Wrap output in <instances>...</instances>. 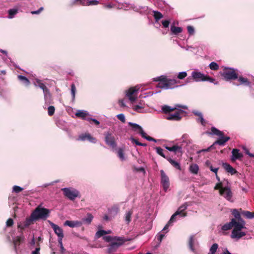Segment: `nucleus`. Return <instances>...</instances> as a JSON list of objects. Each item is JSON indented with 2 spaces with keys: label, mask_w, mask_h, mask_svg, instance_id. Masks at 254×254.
<instances>
[{
  "label": "nucleus",
  "mask_w": 254,
  "mask_h": 254,
  "mask_svg": "<svg viewBox=\"0 0 254 254\" xmlns=\"http://www.w3.org/2000/svg\"><path fill=\"white\" fill-rule=\"evenodd\" d=\"M211 132H207L208 134H215L219 136L220 138L218 139L211 146L206 149L202 150V151H209L211 149L213 148L215 144H219V145H224L225 143L230 139V137L228 136H224V133L215 127L211 128Z\"/></svg>",
  "instance_id": "f257e3e1"
},
{
  "label": "nucleus",
  "mask_w": 254,
  "mask_h": 254,
  "mask_svg": "<svg viewBox=\"0 0 254 254\" xmlns=\"http://www.w3.org/2000/svg\"><path fill=\"white\" fill-rule=\"evenodd\" d=\"M220 74L227 81L234 80L238 78V70L233 68L224 67L223 71L220 72Z\"/></svg>",
  "instance_id": "f03ea898"
},
{
  "label": "nucleus",
  "mask_w": 254,
  "mask_h": 254,
  "mask_svg": "<svg viewBox=\"0 0 254 254\" xmlns=\"http://www.w3.org/2000/svg\"><path fill=\"white\" fill-rule=\"evenodd\" d=\"M50 210L47 208L41 207L40 205L37 206L32 212V217L34 216L36 220L39 219L46 220L49 216Z\"/></svg>",
  "instance_id": "7ed1b4c3"
},
{
  "label": "nucleus",
  "mask_w": 254,
  "mask_h": 254,
  "mask_svg": "<svg viewBox=\"0 0 254 254\" xmlns=\"http://www.w3.org/2000/svg\"><path fill=\"white\" fill-rule=\"evenodd\" d=\"M191 76L194 80L196 82L205 81H207L210 82L217 84V82H215V79L208 75H205L200 72L194 71L191 73Z\"/></svg>",
  "instance_id": "20e7f679"
},
{
  "label": "nucleus",
  "mask_w": 254,
  "mask_h": 254,
  "mask_svg": "<svg viewBox=\"0 0 254 254\" xmlns=\"http://www.w3.org/2000/svg\"><path fill=\"white\" fill-rule=\"evenodd\" d=\"M64 195L69 200H73L78 196L79 192L73 188H65L62 189Z\"/></svg>",
  "instance_id": "39448f33"
},
{
  "label": "nucleus",
  "mask_w": 254,
  "mask_h": 254,
  "mask_svg": "<svg viewBox=\"0 0 254 254\" xmlns=\"http://www.w3.org/2000/svg\"><path fill=\"white\" fill-rule=\"evenodd\" d=\"M128 125L130 127H132V128L134 131L138 130V133L141 135L142 137L145 138L146 139H147L148 141H153L154 142H156V140L155 139H154V138H153L149 135H147L146 134V133L143 131L142 127L139 125H138L136 124H135V123H131V122L128 123Z\"/></svg>",
  "instance_id": "423d86ee"
},
{
  "label": "nucleus",
  "mask_w": 254,
  "mask_h": 254,
  "mask_svg": "<svg viewBox=\"0 0 254 254\" xmlns=\"http://www.w3.org/2000/svg\"><path fill=\"white\" fill-rule=\"evenodd\" d=\"M114 240L116 241V242H112L108 247V252L109 253L115 252L125 242L124 239L119 237H114Z\"/></svg>",
  "instance_id": "0eeeda50"
},
{
  "label": "nucleus",
  "mask_w": 254,
  "mask_h": 254,
  "mask_svg": "<svg viewBox=\"0 0 254 254\" xmlns=\"http://www.w3.org/2000/svg\"><path fill=\"white\" fill-rule=\"evenodd\" d=\"M139 89L138 87L135 86L129 88L126 91V96L132 103L136 100Z\"/></svg>",
  "instance_id": "6e6552de"
},
{
  "label": "nucleus",
  "mask_w": 254,
  "mask_h": 254,
  "mask_svg": "<svg viewBox=\"0 0 254 254\" xmlns=\"http://www.w3.org/2000/svg\"><path fill=\"white\" fill-rule=\"evenodd\" d=\"M219 194L228 201H233V192L230 187L228 185H225L222 189L220 190Z\"/></svg>",
  "instance_id": "1a4fd4ad"
},
{
  "label": "nucleus",
  "mask_w": 254,
  "mask_h": 254,
  "mask_svg": "<svg viewBox=\"0 0 254 254\" xmlns=\"http://www.w3.org/2000/svg\"><path fill=\"white\" fill-rule=\"evenodd\" d=\"M161 174V184L162 185L163 189L166 191L170 186L169 179L168 177L165 174L163 170L160 171Z\"/></svg>",
  "instance_id": "9d476101"
},
{
  "label": "nucleus",
  "mask_w": 254,
  "mask_h": 254,
  "mask_svg": "<svg viewBox=\"0 0 254 254\" xmlns=\"http://www.w3.org/2000/svg\"><path fill=\"white\" fill-rule=\"evenodd\" d=\"M176 111L174 114H169L168 116L166 117V119L168 120L172 121H180L182 117L181 114H183L184 111L181 109H176Z\"/></svg>",
  "instance_id": "9b49d317"
},
{
  "label": "nucleus",
  "mask_w": 254,
  "mask_h": 254,
  "mask_svg": "<svg viewBox=\"0 0 254 254\" xmlns=\"http://www.w3.org/2000/svg\"><path fill=\"white\" fill-rule=\"evenodd\" d=\"M105 141L107 145L110 146L112 148L115 147L117 145L115 137L110 132H107L105 134Z\"/></svg>",
  "instance_id": "f8f14e48"
},
{
  "label": "nucleus",
  "mask_w": 254,
  "mask_h": 254,
  "mask_svg": "<svg viewBox=\"0 0 254 254\" xmlns=\"http://www.w3.org/2000/svg\"><path fill=\"white\" fill-rule=\"evenodd\" d=\"M175 106H176V107H175V108H172L170 106H169L167 105H165L164 106H162V110L164 114H169V113L171 112L176 110L177 109L176 107L181 108H182L184 109H188L187 106L186 105H179V104H176L175 105Z\"/></svg>",
  "instance_id": "ddd939ff"
},
{
  "label": "nucleus",
  "mask_w": 254,
  "mask_h": 254,
  "mask_svg": "<svg viewBox=\"0 0 254 254\" xmlns=\"http://www.w3.org/2000/svg\"><path fill=\"white\" fill-rule=\"evenodd\" d=\"M154 81H159L157 85V87L160 88H165L167 89V82H166V76H160L159 77L155 78L153 79Z\"/></svg>",
  "instance_id": "4468645a"
},
{
  "label": "nucleus",
  "mask_w": 254,
  "mask_h": 254,
  "mask_svg": "<svg viewBox=\"0 0 254 254\" xmlns=\"http://www.w3.org/2000/svg\"><path fill=\"white\" fill-rule=\"evenodd\" d=\"M49 222L51 226L53 229L54 232L58 236V238L64 237V235L63 233V229L57 225L54 224V223L50 221Z\"/></svg>",
  "instance_id": "2eb2a0df"
},
{
  "label": "nucleus",
  "mask_w": 254,
  "mask_h": 254,
  "mask_svg": "<svg viewBox=\"0 0 254 254\" xmlns=\"http://www.w3.org/2000/svg\"><path fill=\"white\" fill-rule=\"evenodd\" d=\"M21 235L19 236H17L13 240V244L14 246V251L17 253V246L20 245V244L23 242L24 241V237L23 235V232H21Z\"/></svg>",
  "instance_id": "dca6fc26"
},
{
  "label": "nucleus",
  "mask_w": 254,
  "mask_h": 254,
  "mask_svg": "<svg viewBox=\"0 0 254 254\" xmlns=\"http://www.w3.org/2000/svg\"><path fill=\"white\" fill-rule=\"evenodd\" d=\"M231 160L235 162L236 160H241L243 157L242 153L240 152V150L237 148L233 149L232 151Z\"/></svg>",
  "instance_id": "f3484780"
},
{
  "label": "nucleus",
  "mask_w": 254,
  "mask_h": 254,
  "mask_svg": "<svg viewBox=\"0 0 254 254\" xmlns=\"http://www.w3.org/2000/svg\"><path fill=\"white\" fill-rule=\"evenodd\" d=\"M78 140L81 141H85L86 140H88V141L92 143H95L96 141V138L91 136L89 133H84L80 134L78 137Z\"/></svg>",
  "instance_id": "a211bd4d"
},
{
  "label": "nucleus",
  "mask_w": 254,
  "mask_h": 254,
  "mask_svg": "<svg viewBox=\"0 0 254 254\" xmlns=\"http://www.w3.org/2000/svg\"><path fill=\"white\" fill-rule=\"evenodd\" d=\"M36 83L38 86L43 90L45 97H47L48 95L51 96L49 90L47 88L46 85L42 82L41 80L37 79L36 80Z\"/></svg>",
  "instance_id": "6ab92c4d"
},
{
  "label": "nucleus",
  "mask_w": 254,
  "mask_h": 254,
  "mask_svg": "<svg viewBox=\"0 0 254 254\" xmlns=\"http://www.w3.org/2000/svg\"><path fill=\"white\" fill-rule=\"evenodd\" d=\"M188 206V202H185L179 207L176 212L179 213V215H180L182 217L186 216L187 213L185 211L187 209Z\"/></svg>",
  "instance_id": "aec40b11"
},
{
  "label": "nucleus",
  "mask_w": 254,
  "mask_h": 254,
  "mask_svg": "<svg viewBox=\"0 0 254 254\" xmlns=\"http://www.w3.org/2000/svg\"><path fill=\"white\" fill-rule=\"evenodd\" d=\"M245 222L242 220L240 221H237L235 219V223L234 224V229L233 231H241L243 228H245Z\"/></svg>",
  "instance_id": "412c9836"
},
{
  "label": "nucleus",
  "mask_w": 254,
  "mask_h": 254,
  "mask_svg": "<svg viewBox=\"0 0 254 254\" xmlns=\"http://www.w3.org/2000/svg\"><path fill=\"white\" fill-rule=\"evenodd\" d=\"M82 225V222L78 221L66 220L64 223V225L68 226L71 228L80 227Z\"/></svg>",
  "instance_id": "4be33fe9"
},
{
  "label": "nucleus",
  "mask_w": 254,
  "mask_h": 254,
  "mask_svg": "<svg viewBox=\"0 0 254 254\" xmlns=\"http://www.w3.org/2000/svg\"><path fill=\"white\" fill-rule=\"evenodd\" d=\"M166 82L167 84L166 85H167V89H171L178 87L176 84L179 82V81L176 79H168L166 78Z\"/></svg>",
  "instance_id": "5701e85b"
},
{
  "label": "nucleus",
  "mask_w": 254,
  "mask_h": 254,
  "mask_svg": "<svg viewBox=\"0 0 254 254\" xmlns=\"http://www.w3.org/2000/svg\"><path fill=\"white\" fill-rule=\"evenodd\" d=\"M222 166L227 171V172L230 173L231 175L235 174L237 172L235 169L233 168L229 164L227 163H223Z\"/></svg>",
  "instance_id": "b1692460"
},
{
  "label": "nucleus",
  "mask_w": 254,
  "mask_h": 254,
  "mask_svg": "<svg viewBox=\"0 0 254 254\" xmlns=\"http://www.w3.org/2000/svg\"><path fill=\"white\" fill-rule=\"evenodd\" d=\"M237 79L239 82V85H244L247 86H250L251 85V83L247 78L238 75V78Z\"/></svg>",
  "instance_id": "393cba45"
},
{
  "label": "nucleus",
  "mask_w": 254,
  "mask_h": 254,
  "mask_svg": "<svg viewBox=\"0 0 254 254\" xmlns=\"http://www.w3.org/2000/svg\"><path fill=\"white\" fill-rule=\"evenodd\" d=\"M166 149L170 151L174 152L175 153H179L182 155V147L175 145L173 146L169 147V146H166Z\"/></svg>",
  "instance_id": "a878e982"
},
{
  "label": "nucleus",
  "mask_w": 254,
  "mask_h": 254,
  "mask_svg": "<svg viewBox=\"0 0 254 254\" xmlns=\"http://www.w3.org/2000/svg\"><path fill=\"white\" fill-rule=\"evenodd\" d=\"M246 235V234L245 232H242L241 231H238L237 232H236V231H232L231 234V238L239 239L243 236H245Z\"/></svg>",
  "instance_id": "bb28decb"
},
{
  "label": "nucleus",
  "mask_w": 254,
  "mask_h": 254,
  "mask_svg": "<svg viewBox=\"0 0 254 254\" xmlns=\"http://www.w3.org/2000/svg\"><path fill=\"white\" fill-rule=\"evenodd\" d=\"M36 221H37L36 219L34 216L32 217V214L31 213L30 217L26 218L23 224L25 225V227H28L30 225L33 224Z\"/></svg>",
  "instance_id": "cd10ccee"
},
{
  "label": "nucleus",
  "mask_w": 254,
  "mask_h": 254,
  "mask_svg": "<svg viewBox=\"0 0 254 254\" xmlns=\"http://www.w3.org/2000/svg\"><path fill=\"white\" fill-rule=\"evenodd\" d=\"M235 223V219L232 218L231 221L229 223H227L224 224L222 227V229L224 231H227L232 229L234 226V224Z\"/></svg>",
  "instance_id": "c85d7f7f"
},
{
  "label": "nucleus",
  "mask_w": 254,
  "mask_h": 254,
  "mask_svg": "<svg viewBox=\"0 0 254 254\" xmlns=\"http://www.w3.org/2000/svg\"><path fill=\"white\" fill-rule=\"evenodd\" d=\"M93 218V215L91 213H88L87 215V217L86 218H84L82 219V222L83 223L90 224Z\"/></svg>",
  "instance_id": "c756f323"
},
{
  "label": "nucleus",
  "mask_w": 254,
  "mask_h": 254,
  "mask_svg": "<svg viewBox=\"0 0 254 254\" xmlns=\"http://www.w3.org/2000/svg\"><path fill=\"white\" fill-rule=\"evenodd\" d=\"M228 184L229 182L228 180H226L225 182V181H224L223 182H219L216 184L214 189L215 190H219L220 191V190L222 189L225 185H227Z\"/></svg>",
  "instance_id": "7c9ffc66"
},
{
  "label": "nucleus",
  "mask_w": 254,
  "mask_h": 254,
  "mask_svg": "<svg viewBox=\"0 0 254 254\" xmlns=\"http://www.w3.org/2000/svg\"><path fill=\"white\" fill-rule=\"evenodd\" d=\"M183 31V29L180 27H176L174 25H172L171 26V31L174 35H178L179 33H181Z\"/></svg>",
  "instance_id": "2f4dec72"
},
{
  "label": "nucleus",
  "mask_w": 254,
  "mask_h": 254,
  "mask_svg": "<svg viewBox=\"0 0 254 254\" xmlns=\"http://www.w3.org/2000/svg\"><path fill=\"white\" fill-rule=\"evenodd\" d=\"M189 170L191 173L193 174H197L199 170V167L197 164H192L190 165Z\"/></svg>",
  "instance_id": "473e14b6"
},
{
  "label": "nucleus",
  "mask_w": 254,
  "mask_h": 254,
  "mask_svg": "<svg viewBox=\"0 0 254 254\" xmlns=\"http://www.w3.org/2000/svg\"><path fill=\"white\" fill-rule=\"evenodd\" d=\"M167 160L169 162V163L176 169L181 170V167L180 166V165L179 163L175 161V160L172 159L170 158H167Z\"/></svg>",
  "instance_id": "72a5a7b5"
},
{
  "label": "nucleus",
  "mask_w": 254,
  "mask_h": 254,
  "mask_svg": "<svg viewBox=\"0 0 254 254\" xmlns=\"http://www.w3.org/2000/svg\"><path fill=\"white\" fill-rule=\"evenodd\" d=\"M133 211L130 210L126 212L125 216V220L127 224H128L131 221V217Z\"/></svg>",
  "instance_id": "f704fd0d"
},
{
  "label": "nucleus",
  "mask_w": 254,
  "mask_h": 254,
  "mask_svg": "<svg viewBox=\"0 0 254 254\" xmlns=\"http://www.w3.org/2000/svg\"><path fill=\"white\" fill-rule=\"evenodd\" d=\"M144 108V104H142L141 103H139L138 105H135L133 107L132 109L134 111L138 112V113H141V110H143Z\"/></svg>",
  "instance_id": "c9c22d12"
},
{
  "label": "nucleus",
  "mask_w": 254,
  "mask_h": 254,
  "mask_svg": "<svg viewBox=\"0 0 254 254\" xmlns=\"http://www.w3.org/2000/svg\"><path fill=\"white\" fill-rule=\"evenodd\" d=\"M232 213L234 215V216L235 218V219L237 221H240V220H243L241 217L240 212L238 211V210L237 209H233V210L232 211Z\"/></svg>",
  "instance_id": "e433bc0d"
},
{
  "label": "nucleus",
  "mask_w": 254,
  "mask_h": 254,
  "mask_svg": "<svg viewBox=\"0 0 254 254\" xmlns=\"http://www.w3.org/2000/svg\"><path fill=\"white\" fill-rule=\"evenodd\" d=\"M194 236H191L189 238V246L190 249L192 251L194 252Z\"/></svg>",
  "instance_id": "4c0bfd02"
},
{
  "label": "nucleus",
  "mask_w": 254,
  "mask_h": 254,
  "mask_svg": "<svg viewBox=\"0 0 254 254\" xmlns=\"http://www.w3.org/2000/svg\"><path fill=\"white\" fill-rule=\"evenodd\" d=\"M242 214L247 218H254V212H252L249 211H244L242 212Z\"/></svg>",
  "instance_id": "58836bf2"
},
{
  "label": "nucleus",
  "mask_w": 254,
  "mask_h": 254,
  "mask_svg": "<svg viewBox=\"0 0 254 254\" xmlns=\"http://www.w3.org/2000/svg\"><path fill=\"white\" fill-rule=\"evenodd\" d=\"M75 115L78 117L81 118L83 119H84L88 115V114L85 111H78L76 113Z\"/></svg>",
  "instance_id": "ea45409f"
},
{
  "label": "nucleus",
  "mask_w": 254,
  "mask_h": 254,
  "mask_svg": "<svg viewBox=\"0 0 254 254\" xmlns=\"http://www.w3.org/2000/svg\"><path fill=\"white\" fill-rule=\"evenodd\" d=\"M18 78L19 80L23 82L26 85H28L30 83L29 79L25 76L23 75H18Z\"/></svg>",
  "instance_id": "a19ab883"
},
{
  "label": "nucleus",
  "mask_w": 254,
  "mask_h": 254,
  "mask_svg": "<svg viewBox=\"0 0 254 254\" xmlns=\"http://www.w3.org/2000/svg\"><path fill=\"white\" fill-rule=\"evenodd\" d=\"M18 12V10L17 9H16V8H12V9H10L8 10V17L9 18H12L13 17V16L16 14H17Z\"/></svg>",
  "instance_id": "79ce46f5"
},
{
  "label": "nucleus",
  "mask_w": 254,
  "mask_h": 254,
  "mask_svg": "<svg viewBox=\"0 0 254 254\" xmlns=\"http://www.w3.org/2000/svg\"><path fill=\"white\" fill-rule=\"evenodd\" d=\"M153 16L156 21L159 20L163 17L162 14L159 11H153Z\"/></svg>",
  "instance_id": "37998d69"
},
{
  "label": "nucleus",
  "mask_w": 254,
  "mask_h": 254,
  "mask_svg": "<svg viewBox=\"0 0 254 254\" xmlns=\"http://www.w3.org/2000/svg\"><path fill=\"white\" fill-rule=\"evenodd\" d=\"M210 68L213 70H217L219 69V65L215 62H211L209 65Z\"/></svg>",
  "instance_id": "c03bdc74"
},
{
  "label": "nucleus",
  "mask_w": 254,
  "mask_h": 254,
  "mask_svg": "<svg viewBox=\"0 0 254 254\" xmlns=\"http://www.w3.org/2000/svg\"><path fill=\"white\" fill-rule=\"evenodd\" d=\"M118 155L122 161L125 160L124 150L122 148H119L118 151Z\"/></svg>",
  "instance_id": "a18cd8bd"
},
{
  "label": "nucleus",
  "mask_w": 254,
  "mask_h": 254,
  "mask_svg": "<svg viewBox=\"0 0 254 254\" xmlns=\"http://www.w3.org/2000/svg\"><path fill=\"white\" fill-rule=\"evenodd\" d=\"M218 248V245L217 244H213L210 249V252L211 253V254H215Z\"/></svg>",
  "instance_id": "49530a36"
},
{
  "label": "nucleus",
  "mask_w": 254,
  "mask_h": 254,
  "mask_svg": "<svg viewBox=\"0 0 254 254\" xmlns=\"http://www.w3.org/2000/svg\"><path fill=\"white\" fill-rule=\"evenodd\" d=\"M106 234H108V233L105 230H99L97 231L96 233V236L97 238H100L102 236Z\"/></svg>",
  "instance_id": "de8ad7c7"
},
{
  "label": "nucleus",
  "mask_w": 254,
  "mask_h": 254,
  "mask_svg": "<svg viewBox=\"0 0 254 254\" xmlns=\"http://www.w3.org/2000/svg\"><path fill=\"white\" fill-rule=\"evenodd\" d=\"M55 108L54 106H50L48 108V113L50 116H53L55 113Z\"/></svg>",
  "instance_id": "09e8293b"
},
{
  "label": "nucleus",
  "mask_w": 254,
  "mask_h": 254,
  "mask_svg": "<svg viewBox=\"0 0 254 254\" xmlns=\"http://www.w3.org/2000/svg\"><path fill=\"white\" fill-rule=\"evenodd\" d=\"M155 149H156V152L159 155H160V156H161L162 157H163L164 158H166V159L167 158L165 157L164 154L163 152V149L161 147H155Z\"/></svg>",
  "instance_id": "8fccbe9b"
},
{
  "label": "nucleus",
  "mask_w": 254,
  "mask_h": 254,
  "mask_svg": "<svg viewBox=\"0 0 254 254\" xmlns=\"http://www.w3.org/2000/svg\"><path fill=\"white\" fill-rule=\"evenodd\" d=\"M206 164H207V166L209 167V169H210V170L214 172L215 174L217 175L218 170V168H214L212 165L209 166L210 163L209 161H207Z\"/></svg>",
  "instance_id": "3c124183"
},
{
  "label": "nucleus",
  "mask_w": 254,
  "mask_h": 254,
  "mask_svg": "<svg viewBox=\"0 0 254 254\" xmlns=\"http://www.w3.org/2000/svg\"><path fill=\"white\" fill-rule=\"evenodd\" d=\"M187 76V73L185 71L181 72L178 75V78L180 79H183Z\"/></svg>",
  "instance_id": "603ef678"
},
{
  "label": "nucleus",
  "mask_w": 254,
  "mask_h": 254,
  "mask_svg": "<svg viewBox=\"0 0 254 254\" xmlns=\"http://www.w3.org/2000/svg\"><path fill=\"white\" fill-rule=\"evenodd\" d=\"M23 190V188L18 186H14L13 187V191L16 193H18Z\"/></svg>",
  "instance_id": "864d4df0"
},
{
  "label": "nucleus",
  "mask_w": 254,
  "mask_h": 254,
  "mask_svg": "<svg viewBox=\"0 0 254 254\" xmlns=\"http://www.w3.org/2000/svg\"><path fill=\"white\" fill-rule=\"evenodd\" d=\"M117 118L122 122L125 123L126 122L125 117L124 114H120L117 116Z\"/></svg>",
  "instance_id": "5fc2aeb1"
},
{
  "label": "nucleus",
  "mask_w": 254,
  "mask_h": 254,
  "mask_svg": "<svg viewBox=\"0 0 254 254\" xmlns=\"http://www.w3.org/2000/svg\"><path fill=\"white\" fill-rule=\"evenodd\" d=\"M187 29H188V33L190 35H193L194 34V28L193 27V26H190V25L188 26Z\"/></svg>",
  "instance_id": "6e6d98bb"
},
{
  "label": "nucleus",
  "mask_w": 254,
  "mask_h": 254,
  "mask_svg": "<svg viewBox=\"0 0 254 254\" xmlns=\"http://www.w3.org/2000/svg\"><path fill=\"white\" fill-rule=\"evenodd\" d=\"M75 91H76V87H75L74 84L73 83L71 85V94H72L73 98H75Z\"/></svg>",
  "instance_id": "4d7b16f0"
},
{
  "label": "nucleus",
  "mask_w": 254,
  "mask_h": 254,
  "mask_svg": "<svg viewBox=\"0 0 254 254\" xmlns=\"http://www.w3.org/2000/svg\"><path fill=\"white\" fill-rule=\"evenodd\" d=\"M99 3V1L96 0H90L87 2V5H97Z\"/></svg>",
  "instance_id": "13d9d810"
},
{
  "label": "nucleus",
  "mask_w": 254,
  "mask_h": 254,
  "mask_svg": "<svg viewBox=\"0 0 254 254\" xmlns=\"http://www.w3.org/2000/svg\"><path fill=\"white\" fill-rule=\"evenodd\" d=\"M177 215H179V213L176 212L174 214H173L172 215L169 222L171 223H172L173 222L175 221V217Z\"/></svg>",
  "instance_id": "bf43d9fd"
},
{
  "label": "nucleus",
  "mask_w": 254,
  "mask_h": 254,
  "mask_svg": "<svg viewBox=\"0 0 254 254\" xmlns=\"http://www.w3.org/2000/svg\"><path fill=\"white\" fill-rule=\"evenodd\" d=\"M6 226L7 227H11L13 225V220L11 218H9L6 221Z\"/></svg>",
  "instance_id": "052dcab7"
},
{
  "label": "nucleus",
  "mask_w": 254,
  "mask_h": 254,
  "mask_svg": "<svg viewBox=\"0 0 254 254\" xmlns=\"http://www.w3.org/2000/svg\"><path fill=\"white\" fill-rule=\"evenodd\" d=\"M37 247L32 252V254H40V247L39 243L37 244Z\"/></svg>",
  "instance_id": "680f3d73"
},
{
  "label": "nucleus",
  "mask_w": 254,
  "mask_h": 254,
  "mask_svg": "<svg viewBox=\"0 0 254 254\" xmlns=\"http://www.w3.org/2000/svg\"><path fill=\"white\" fill-rule=\"evenodd\" d=\"M103 239L106 242H109L112 240H114V237H112L110 236H104Z\"/></svg>",
  "instance_id": "e2e57ef3"
},
{
  "label": "nucleus",
  "mask_w": 254,
  "mask_h": 254,
  "mask_svg": "<svg viewBox=\"0 0 254 254\" xmlns=\"http://www.w3.org/2000/svg\"><path fill=\"white\" fill-rule=\"evenodd\" d=\"M198 121H199L200 122V123L202 126H205V125L206 124V122L203 119V116H201L200 117H199L198 119Z\"/></svg>",
  "instance_id": "0e129e2a"
},
{
  "label": "nucleus",
  "mask_w": 254,
  "mask_h": 254,
  "mask_svg": "<svg viewBox=\"0 0 254 254\" xmlns=\"http://www.w3.org/2000/svg\"><path fill=\"white\" fill-rule=\"evenodd\" d=\"M44 9V8L43 7H41L38 10L36 11H32L31 12V13L32 14H38L40 13L42 11H43Z\"/></svg>",
  "instance_id": "69168bd1"
},
{
  "label": "nucleus",
  "mask_w": 254,
  "mask_h": 254,
  "mask_svg": "<svg viewBox=\"0 0 254 254\" xmlns=\"http://www.w3.org/2000/svg\"><path fill=\"white\" fill-rule=\"evenodd\" d=\"M170 21L169 20H163L162 24L165 28H167L169 26Z\"/></svg>",
  "instance_id": "338daca9"
},
{
  "label": "nucleus",
  "mask_w": 254,
  "mask_h": 254,
  "mask_svg": "<svg viewBox=\"0 0 254 254\" xmlns=\"http://www.w3.org/2000/svg\"><path fill=\"white\" fill-rule=\"evenodd\" d=\"M130 140L131 141V142L133 143H135L137 145H139V144H140V142H139L137 139H136L135 138H134L133 137H131L130 138Z\"/></svg>",
  "instance_id": "774afa93"
}]
</instances>
